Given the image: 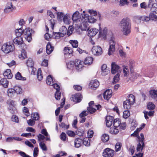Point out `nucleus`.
Here are the masks:
<instances>
[{
    "label": "nucleus",
    "instance_id": "7ed1b4c3",
    "mask_svg": "<svg viewBox=\"0 0 157 157\" xmlns=\"http://www.w3.org/2000/svg\"><path fill=\"white\" fill-rule=\"evenodd\" d=\"M14 49V44L10 42L4 44L1 48V50L2 51L6 54L13 51Z\"/></svg>",
    "mask_w": 157,
    "mask_h": 157
},
{
    "label": "nucleus",
    "instance_id": "473e14b6",
    "mask_svg": "<svg viewBox=\"0 0 157 157\" xmlns=\"http://www.w3.org/2000/svg\"><path fill=\"white\" fill-rule=\"evenodd\" d=\"M26 64L28 67L33 68L34 63L33 60L31 58H29L26 62Z\"/></svg>",
    "mask_w": 157,
    "mask_h": 157
},
{
    "label": "nucleus",
    "instance_id": "e433bc0d",
    "mask_svg": "<svg viewBox=\"0 0 157 157\" xmlns=\"http://www.w3.org/2000/svg\"><path fill=\"white\" fill-rule=\"evenodd\" d=\"M90 140L89 138L86 137L83 139L82 140V143L84 145L86 146H90Z\"/></svg>",
    "mask_w": 157,
    "mask_h": 157
},
{
    "label": "nucleus",
    "instance_id": "b1692460",
    "mask_svg": "<svg viewBox=\"0 0 157 157\" xmlns=\"http://www.w3.org/2000/svg\"><path fill=\"white\" fill-rule=\"evenodd\" d=\"M13 9L12 3L10 2H9L7 3L6 8L4 9V11L5 12L7 13L12 11Z\"/></svg>",
    "mask_w": 157,
    "mask_h": 157
},
{
    "label": "nucleus",
    "instance_id": "7c9ffc66",
    "mask_svg": "<svg viewBox=\"0 0 157 157\" xmlns=\"http://www.w3.org/2000/svg\"><path fill=\"white\" fill-rule=\"evenodd\" d=\"M109 135L106 134H104L101 136V140L103 142H106L109 140Z\"/></svg>",
    "mask_w": 157,
    "mask_h": 157
},
{
    "label": "nucleus",
    "instance_id": "052dcab7",
    "mask_svg": "<svg viewBox=\"0 0 157 157\" xmlns=\"http://www.w3.org/2000/svg\"><path fill=\"white\" fill-rule=\"evenodd\" d=\"M128 3L127 0H120V5L121 6H124L125 5H128Z\"/></svg>",
    "mask_w": 157,
    "mask_h": 157
},
{
    "label": "nucleus",
    "instance_id": "c85d7f7f",
    "mask_svg": "<svg viewBox=\"0 0 157 157\" xmlns=\"http://www.w3.org/2000/svg\"><path fill=\"white\" fill-rule=\"evenodd\" d=\"M73 51L72 48L70 47H65L64 50V53L65 55L72 54Z\"/></svg>",
    "mask_w": 157,
    "mask_h": 157
},
{
    "label": "nucleus",
    "instance_id": "680f3d73",
    "mask_svg": "<svg viewBox=\"0 0 157 157\" xmlns=\"http://www.w3.org/2000/svg\"><path fill=\"white\" fill-rule=\"evenodd\" d=\"M60 137L61 139L63 141H65L66 140V134L64 132L62 133L60 135Z\"/></svg>",
    "mask_w": 157,
    "mask_h": 157
},
{
    "label": "nucleus",
    "instance_id": "f257e3e1",
    "mask_svg": "<svg viewBox=\"0 0 157 157\" xmlns=\"http://www.w3.org/2000/svg\"><path fill=\"white\" fill-rule=\"evenodd\" d=\"M120 26L123 34L127 36L130 33L131 23L129 18H126L122 19L120 22Z\"/></svg>",
    "mask_w": 157,
    "mask_h": 157
},
{
    "label": "nucleus",
    "instance_id": "13d9d810",
    "mask_svg": "<svg viewBox=\"0 0 157 157\" xmlns=\"http://www.w3.org/2000/svg\"><path fill=\"white\" fill-rule=\"evenodd\" d=\"M89 111H83L79 115V116L81 118H82L83 117H85L86 116L88 115V114Z\"/></svg>",
    "mask_w": 157,
    "mask_h": 157
},
{
    "label": "nucleus",
    "instance_id": "423d86ee",
    "mask_svg": "<svg viewBox=\"0 0 157 157\" xmlns=\"http://www.w3.org/2000/svg\"><path fill=\"white\" fill-rule=\"evenodd\" d=\"M75 68L78 71H80L83 69L84 66V62L79 59H75L74 61Z\"/></svg>",
    "mask_w": 157,
    "mask_h": 157
},
{
    "label": "nucleus",
    "instance_id": "a18cd8bd",
    "mask_svg": "<svg viewBox=\"0 0 157 157\" xmlns=\"http://www.w3.org/2000/svg\"><path fill=\"white\" fill-rule=\"evenodd\" d=\"M149 17L150 18V20L154 21H157V16L154 13H150L149 14Z\"/></svg>",
    "mask_w": 157,
    "mask_h": 157
},
{
    "label": "nucleus",
    "instance_id": "6e6d98bb",
    "mask_svg": "<svg viewBox=\"0 0 157 157\" xmlns=\"http://www.w3.org/2000/svg\"><path fill=\"white\" fill-rule=\"evenodd\" d=\"M122 144L119 142L117 143L115 146V150L116 151L120 150Z\"/></svg>",
    "mask_w": 157,
    "mask_h": 157
},
{
    "label": "nucleus",
    "instance_id": "bf43d9fd",
    "mask_svg": "<svg viewBox=\"0 0 157 157\" xmlns=\"http://www.w3.org/2000/svg\"><path fill=\"white\" fill-rule=\"evenodd\" d=\"M109 132L111 134H116L119 131L116 128H110Z\"/></svg>",
    "mask_w": 157,
    "mask_h": 157
},
{
    "label": "nucleus",
    "instance_id": "37998d69",
    "mask_svg": "<svg viewBox=\"0 0 157 157\" xmlns=\"http://www.w3.org/2000/svg\"><path fill=\"white\" fill-rule=\"evenodd\" d=\"M31 117L35 121L38 120L39 119V114L38 113H34L31 114Z\"/></svg>",
    "mask_w": 157,
    "mask_h": 157
},
{
    "label": "nucleus",
    "instance_id": "49530a36",
    "mask_svg": "<svg viewBox=\"0 0 157 157\" xmlns=\"http://www.w3.org/2000/svg\"><path fill=\"white\" fill-rule=\"evenodd\" d=\"M64 15V14L63 13L60 12H58L57 13V16L58 20L60 21H62Z\"/></svg>",
    "mask_w": 157,
    "mask_h": 157
},
{
    "label": "nucleus",
    "instance_id": "5701e85b",
    "mask_svg": "<svg viewBox=\"0 0 157 157\" xmlns=\"http://www.w3.org/2000/svg\"><path fill=\"white\" fill-rule=\"evenodd\" d=\"M23 40L22 37L16 36L13 40V42L16 44L20 45L22 44Z\"/></svg>",
    "mask_w": 157,
    "mask_h": 157
},
{
    "label": "nucleus",
    "instance_id": "ddd939ff",
    "mask_svg": "<svg viewBox=\"0 0 157 157\" xmlns=\"http://www.w3.org/2000/svg\"><path fill=\"white\" fill-rule=\"evenodd\" d=\"M98 81L96 79L92 80L89 84V88L93 90H96L98 87Z\"/></svg>",
    "mask_w": 157,
    "mask_h": 157
},
{
    "label": "nucleus",
    "instance_id": "f03ea898",
    "mask_svg": "<svg viewBox=\"0 0 157 157\" xmlns=\"http://www.w3.org/2000/svg\"><path fill=\"white\" fill-rule=\"evenodd\" d=\"M110 36V39L109 40V46L108 49V54L109 56L112 55L115 50V36L113 33L109 31L108 34Z\"/></svg>",
    "mask_w": 157,
    "mask_h": 157
},
{
    "label": "nucleus",
    "instance_id": "4be33fe9",
    "mask_svg": "<svg viewBox=\"0 0 157 157\" xmlns=\"http://www.w3.org/2000/svg\"><path fill=\"white\" fill-rule=\"evenodd\" d=\"M54 48L52 46L50 43L48 42L46 46V52L48 54H50L53 51Z\"/></svg>",
    "mask_w": 157,
    "mask_h": 157
},
{
    "label": "nucleus",
    "instance_id": "09e8293b",
    "mask_svg": "<svg viewBox=\"0 0 157 157\" xmlns=\"http://www.w3.org/2000/svg\"><path fill=\"white\" fill-rule=\"evenodd\" d=\"M151 10L153 12H155L156 13H157V4L156 3H153V5H152L151 7Z\"/></svg>",
    "mask_w": 157,
    "mask_h": 157
},
{
    "label": "nucleus",
    "instance_id": "a19ab883",
    "mask_svg": "<svg viewBox=\"0 0 157 157\" xmlns=\"http://www.w3.org/2000/svg\"><path fill=\"white\" fill-rule=\"evenodd\" d=\"M127 100L132 105L135 102V98L134 95L132 94H130L129 96L128 99Z\"/></svg>",
    "mask_w": 157,
    "mask_h": 157
},
{
    "label": "nucleus",
    "instance_id": "5fc2aeb1",
    "mask_svg": "<svg viewBox=\"0 0 157 157\" xmlns=\"http://www.w3.org/2000/svg\"><path fill=\"white\" fill-rule=\"evenodd\" d=\"M14 101L9 99L7 100L6 103L9 105V107H14L13 105Z\"/></svg>",
    "mask_w": 157,
    "mask_h": 157
},
{
    "label": "nucleus",
    "instance_id": "a878e982",
    "mask_svg": "<svg viewBox=\"0 0 157 157\" xmlns=\"http://www.w3.org/2000/svg\"><path fill=\"white\" fill-rule=\"evenodd\" d=\"M93 58L91 57H87L85 59L84 64L86 65H89L93 62Z\"/></svg>",
    "mask_w": 157,
    "mask_h": 157
},
{
    "label": "nucleus",
    "instance_id": "e2e57ef3",
    "mask_svg": "<svg viewBox=\"0 0 157 157\" xmlns=\"http://www.w3.org/2000/svg\"><path fill=\"white\" fill-rule=\"evenodd\" d=\"M64 22L66 24H68L69 21L68 16L67 14L65 15L63 19Z\"/></svg>",
    "mask_w": 157,
    "mask_h": 157
},
{
    "label": "nucleus",
    "instance_id": "de8ad7c7",
    "mask_svg": "<svg viewBox=\"0 0 157 157\" xmlns=\"http://www.w3.org/2000/svg\"><path fill=\"white\" fill-rule=\"evenodd\" d=\"M14 91L17 94L22 93V89L20 87L15 86L14 87Z\"/></svg>",
    "mask_w": 157,
    "mask_h": 157
},
{
    "label": "nucleus",
    "instance_id": "69168bd1",
    "mask_svg": "<svg viewBox=\"0 0 157 157\" xmlns=\"http://www.w3.org/2000/svg\"><path fill=\"white\" fill-rule=\"evenodd\" d=\"M8 109L11 114H13L15 113L16 110V108L14 107H8Z\"/></svg>",
    "mask_w": 157,
    "mask_h": 157
},
{
    "label": "nucleus",
    "instance_id": "0eeeda50",
    "mask_svg": "<svg viewBox=\"0 0 157 157\" xmlns=\"http://www.w3.org/2000/svg\"><path fill=\"white\" fill-rule=\"evenodd\" d=\"M99 38H101L102 40H105L106 39V35L108 29L106 27H105L102 30L100 27H99Z\"/></svg>",
    "mask_w": 157,
    "mask_h": 157
},
{
    "label": "nucleus",
    "instance_id": "58836bf2",
    "mask_svg": "<svg viewBox=\"0 0 157 157\" xmlns=\"http://www.w3.org/2000/svg\"><path fill=\"white\" fill-rule=\"evenodd\" d=\"M19 57L22 59H25L27 57L26 52L25 50H22L21 54L19 55Z\"/></svg>",
    "mask_w": 157,
    "mask_h": 157
},
{
    "label": "nucleus",
    "instance_id": "f3484780",
    "mask_svg": "<svg viewBox=\"0 0 157 157\" xmlns=\"http://www.w3.org/2000/svg\"><path fill=\"white\" fill-rule=\"evenodd\" d=\"M82 17L84 19H87L88 22L90 23H94L96 21V19L92 16H89L86 14L82 15Z\"/></svg>",
    "mask_w": 157,
    "mask_h": 157
},
{
    "label": "nucleus",
    "instance_id": "4468645a",
    "mask_svg": "<svg viewBox=\"0 0 157 157\" xmlns=\"http://www.w3.org/2000/svg\"><path fill=\"white\" fill-rule=\"evenodd\" d=\"M98 30L95 28H92L90 29H88L87 35L90 37L94 36L98 32Z\"/></svg>",
    "mask_w": 157,
    "mask_h": 157
},
{
    "label": "nucleus",
    "instance_id": "412c9836",
    "mask_svg": "<svg viewBox=\"0 0 157 157\" xmlns=\"http://www.w3.org/2000/svg\"><path fill=\"white\" fill-rule=\"evenodd\" d=\"M82 140L80 138H77L75 139L74 141L75 147L78 148L81 146L82 143Z\"/></svg>",
    "mask_w": 157,
    "mask_h": 157
},
{
    "label": "nucleus",
    "instance_id": "2f4dec72",
    "mask_svg": "<svg viewBox=\"0 0 157 157\" xmlns=\"http://www.w3.org/2000/svg\"><path fill=\"white\" fill-rule=\"evenodd\" d=\"M80 28L82 30L86 31L89 28H88V24L87 22H82L80 26Z\"/></svg>",
    "mask_w": 157,
    "mask_h": 157
},
{
    "label": "nucleus",
    "instance_id": "bb28decb",
    "mask_svg": "<svg viewBox=\"0 0 157 157\" xmlns=\"http://www.w3.org/2000/svg\"><path fill=\"white\" fill-rule=\"evenodd\" d=\"M123 71L124 77H127L129 75V73L127 66L124 65L123 66Z\"/></svg>",
    "mask_w": 157,
    "mask_h": 157
},
{
    "label": "nucleus",
    "instance_id": "9d476101",
    "mask_svg": "<svg viewBox=\"0 0 157 157\" xmlns=\"http://www.w3.org/2000/svg\"><path fill=\"white\" fill-rule=\"evenodd\" d=\"M150 20V18L149 17L146 16H142L136 17L135 19V20L136 22L138 23H140L141 22V21H144L147 22Z\"/></svg>",
    "mask_w": 157,
    "mask_h": 157
},
{
    "label": "nucleus",
    "instance_id": "20e7f679",
    "mask_svg": "<svg viewBox=\"0 0 157 157\" xmlns=\"http://www.w3.org/2000/svg\"><path fill=\"white\" fill-rule=\"evenodd\" d=\"M121 69L120 67L116 64L115 62H113L111 64V73L113 75L116 74L113 78H119L120 73H121Z\"/></svg>",
    "mask_w": 157,
    "mask_h": 157
},
{
    "label": "nucleus",
    "instance_id": "338daca9",
    "mask_svg": "<svg viewBox=\"0 0 157 157\" xmlns=\"http://www.w3.org/2000/svg\"><path fill=\"white\" fill-rule=\"evenodd\" d=\"M89 12L90 13L91 16H95L97 15V13L96 11L94 10H89Z\"/></svg>",
    "mask_w": 157,
    "mask_h": 157
},
{
    "label": "nucleus",
    "instance_id": "864d4df0",
    "mask_svg": "<svg viewBox=\"0 0 157 157\" xmlns=\"http://www.w3.org/2000/svg\"><path fill=\"white\" fill-rule=\"evenodd\" d=\"M129 66L131 73H133L134 72L133 67L134 66L133 61L131 60L129 61Z\"/></svg>",
    "mask_w": 157,
    "mask_h": 157
},
{
    "label": "nucleus",
    "instance_id": "cd10ccee",
    "mask_svg": "<svg viewBox=\"0 0 157 157\" xmlns=\"http://www.w3.org/2000/svg\"><path fill=\"white\" fill-rule=\"evenodd\" d=\"M54 37L56 39H59L61 37H63L64 36V33H61L60 32H53V35Z\"/></svg>",
    "mask_w": 157,
    "mask_h": 157
},
{
    "label": "nucleus",
    "instance_id": "4c0bfd02",
    "mask_svg": "<svg viewBox=\"0 0 157 157\" xmlns=\"http://www.w3.org/2000/svg\"><path fill=\"white\" fill-rule=\"evenodd\" d=\"M121 122L119 119H116L114 120L113 125L115 128H118L119 127Z\"/></svg>",
    "mask_w": 157,
    "mask_h": 157
},
{
    "label": "nucleus",
    "instance_id": "aec40b11",
    "mask_svg": "<svg viewBox=\"0 0 157 157\" xmlns=\"http://www.w3.org/2000/svg\"><path fill=\"white\" fill-rule=\"evenodd\" d=\"M5 77V78H12L13 75L10 69H7L5 71L3 74Z\"/></svg>",
    "mask_w": 157,
    "mask_h": 157
},
{
    "label": "nucleus",
    "instance_id": "0e129e2a",
    "mask_svg": "<svg viewBox=\"0 0 157 157\" xmlns=\"http://www.w3.org/2000/svg\"><path fill=\"white\" fill-rule=\"evenodd\" d=\"M34 120L29 119L27 121V122L28 124L30 126H33L35 124V121Z\"/></svg>",
    "mask_w": 157,
    "mask_h": 157
},
{
    "label": "nucleus",
    "instance_id": "79ce46f5",
    "mask_svg": "<svg viewBox=\"0 0 157 157\" xmlns=\"http://www.w3.org/2000/svg\"><path fill=\"white\" fill-rule=\"evenodd\" d=\"M92 54L94 55H98V46H93L91 50Z\"/></svg>",
    "mask_w": 157,
    "mask_h": 157
},
{
    "label": "nucleus",
    "instance_id": "2eb2a0df",
    "mask_svg": "<svg viewBox=\"0 0 157 157\" xmlns=\"http://www.w3.org/2000/svg\"><path fill=\"white\" fill-rule=\"evenodd\" d=\"M94 102L93 101H91L89 103V107H87V109L90 113H92L96 111V109L93 108L94 106Z\"/></svg>",
    "mask_w": 157,
    "mask_h": 157
},
{
    "label": "nucleus",
    "instance_id": "3c124183",
    "mask_svg": "<svg viewBox=\"0 0 157 157\" xmlns=\"http://www.w3.org/2000/svg\"><path fill=\"white\" fill-rule=\"evenodd\" d=\"M39 145L43 151H46L47 150V148L44 143L40 142L39 143Z\"/></svg>",
    "mask_w": 157,
    "mask_h": 157
},
{
    "label": "nucleus",
    "instance_id": "ea45409f",
    "mask_svg": "<svg viewBox=\"0 0 157 157\" xmlns=\"http://www.w3.org/2000/svg\"><path fill=\"white\" fill-rule=\"evenodd\" d=\"M69 43L71 44L73 48H76L78 46V42L77 40H70Z\"/></svg>",
    "mask_w": 157,
    "mask_h": 157
},
{
    "label": "nucleus",
    "instance_id": "c9c22d12",
    "mask_svg": "<svg viewBox=\"0 0 157 157\" xmlns=\"http://www.w3.org/2000/svg\"><path fill=\"white\" fill-rule=\"evenodd\" d=\"M23 31L21 28L17 29L15 30V34L16 36L21 37V36L23 34Z\"/></svg>",
    "mask_w": 157,
    "mask_h": 157
},
{
    "label": "nucleus",
    "instance_id": "1a4fd4ad",
    "mask_svg": "<svg viewBox=\"0 0 157 157\" xmlns=\"http://www.w3.org/2000/svg\"><path fill=\"white\" fill-rule=\"evenodd\" d=\"M54 88L56 89V91L55 93V97L57 100H59L60 98L61 93L60 91V89L59 86L57 84H54L52 85Z\"/></svg>",
    "mask_w": 157,
    "mask_h": 157
},
{
    "label": "nucleus",
    "instance_id": "c03bdc74",
    "mask_svg": "<svg viewBox=\"0 0 157 157\" xmlns=\"http://www.w3.org/2000/svg\"><path fill=\"white\" fill-rule=\"evenodd\" d=\"M147 109L150 110H153L155 108V105L151 102H149L147 104Z\"/></svg>",
    "mask_w": 157,
    "mask_h": 157
},
{
    "label": "nucleus",
    "instance_id": "9b49d317",
    "mask_svg": "<svg viewBox=\"0 0 157 157\" xmlns=\"http://www.w3.org/2000/svg\"><path fill=\"white\" fill-rule=\"evenodd\" d=\"M82 98V96L81 94L78 93L74 95L71 98L72 101L76 103H78L81 101Z\"/></svg>",
    "mask_w": 157,
    "mask_h": 157
},
{
    "label": "nucleus",
    "instance_id": "c756f323",
    "mask_svg": "<svg viewBox=\"0 0 157 157\" xmlns=\"http://www.w3.org/2000/svg\"><path fill=\"white\" fill-rule=\"evenodd\" d=\"M7 79H1L0 81V84L2 85L4 88H7L9 84V81Z\"/></svg>",
    "mask_w": 157,
    "mask_h": 157
},
{
    "label": "nucleus",
    "instance_id": "4d7b16f0",
    "mask_svg": "<svg viewBox=\"0 0 157 157\" xmlns=\"http://www.w3.org/2000/svg\"><path fill=\"white\" fill-rule=\"evenodd\" d=\"M59 31L61 32V33H64V36L66 34L67 32V29L64 26H62V27L60 28Z\"/></svg>",
    "mask_w": 157,
    "mask_h": 157
},
{
    "label": "nucleus",
    "instance_id": "6ab92c4d",
    "mask_svg": "<svg viewBox=\"0 0 157 157\" xmlns=\"http://www.w3.org/2000/svg\"><path fill=\"white\" fill-rule=\"evenodd\" d=\"M101 74L102 75H107L109 72V70L107 69V65L106 64H103L101 67Z\"/></svg>",
    "mask_w": 157,
    "mask_h": 157
},
{
    "label": "nucleus",
    "instance_id": "6e6552de",
    "mask_svg": "<svg viewBox=\"0 0 157 157\" xmlns=\"http://www.w3.org/2000/svg\"><path fill=\"white\" fill-rule=\"evenodd\" d=\"M114 151L109 148L105 149L102 153L104 157H112L114 155Z\"/></svg>",
    "mask_w": 157,
    "mask_h": 157
},
{
    "label": "nucleus",
    "instance_id": "a211bd4d",
    "mask_svg": "<svg viewBox=\"0 0 157 157\" xmlns=\"http://www.w3.org/2000/svg\"><path fill=\"white\" fill-rule=\"evenodd\" d=\"M149 94L151 98L155 101H157V90H152L150 91Z\"/></svg>",
    "mask_w": 157,
    "mask_h": 157
},
{
    "label": "nucleus",
    "instance_id": "8fccbe9b",
    "mask_svg": "<svg viewBox=\"0 0 157 157\" xmlns=\"http://www.w3.org/2000/svg\"><path fill=\"white\" fill-rule=\"evenodd\" d=\"M74 61H70L69 63L67 64V68L69 69H72L75 66L74 65Z\"/></svg>",
    "mask_w": 157,
    "mask_h": 157
},
{
    "label": "nucleus",
    "instance_id": "dca6fc26",
    "mask_svg": "<svg viewBox=\"0 0 157 157\" xmlns=\"http://www.w3.org/2000/svg\"><path fill=\"white\" fill-rule=\"evenodd\" d=\"M114 118L113 117L110 116H107L106 118V126L108 127H110L113 124V121H114Z\"/></svg>",
    "mask_w": 157,
    "mask_h": 157
},
{
    "label": "nucleus",
    "instance_id": "393cba45",
    "mask_svg": "<svg viewBox=\"0 0 157 157\" xmlns=\"http://www.w3.org/2000/svg\"><path fill=\"white\" fill-rule=\"evenodd\" d=\"M72 18L74 22H76L78 21H80L79 12L78 11L75 12L73 14Z\"/></svg>",
    "mask_w": 157,
    "mask_h": 157
},
{
    "label": "nucleus",
    "instance_id": "72a5a7b5",
    "mask_svg": "<svg viewBox=\"0 0 157 157\" xmlns=\"http://www.w3.org/2000/svg\"><path fill=\"white\" fill-rule=\"evenodd\" d=\"M132 104L130 103L128 101H125L123 102V106L125 109H128L131 107Z\"/></svg>",
    "mask_w": 157,
    "mask_h": 157
},
{
    "label": "nucleus",
    "instance_id": "774afa93",
    "mask_svg": "<svg viewBox=\"0 0 157 157\" xmlns=\"http://www.w3.org/2000/svg\"><path fill=\"white\" fill-rule=\"evenodd\" d=\"M12 121L15 122H18V119L17 116L15 115H13L11 118Z\"/></svg>",
    "mask_w": 157,
    "mask_h": 157
},
{
    "label": "nucleus",
    "instance_id": "f8f14e48",
    "mask_svg": "<svg viewBox=\"0 0 157 157\" xmlns=\"http://www.w3.org/2000/svg\"><path fill=\"white\" fill-rule=\"evenodd\" d=\"M112 94L111 90L109 89L106 90L103 94L104 98L107 100H109L111 98Z\"/></svg>",
    "mask_w": 157,
    "mask_h": 157
},
{
    "label": "nucleus",
    "instance_id": "603ef678",
    "mask_svg": "<svg viewBox=\"0 0 157 157\" xmlns=\"http://www.w3.org/2000/svg\"><path fill=\"white\" fill-rule=\"evenodd\" d=\"M130 115V113L128 110L124 111L123 112V117L125 119L127 118Z\"/></svg>",
    "mask_w": 157,
    "mask_h": 157
},
{
    "label": "nucleus",
    "instance_id": "39448f33",
    "mask_svg": "<svg viewBox=\"0 0 157 157\" xmlns=\"http://www.w3.org/2000/svg\"><path fill=\"white\" fill-rule=\"evenodd\" d=\"M33 30L29 28H28L24 30L23 35L25 39L29 42H30L32 39V34Z\"/></svg>",
    "mask_w": 157,
    "mask_h": 157
},
{
    "label": "nucleus",
    "instance_id": "f704fd0d",
    "mask_svg": "<svg viewBox=\"0 0 157 157\" xmlns=\"http://www.w3.org/2000/svg\"><path fill=\"white\" fill-rule=\"evenodd\" d=\"M128 150L131 153V155H132L134 153L135 151V147L132 144H129L127 147Z\"/></svg>",
    "mask_w": 157,
    "mask_h": 157
}]
</instances>
